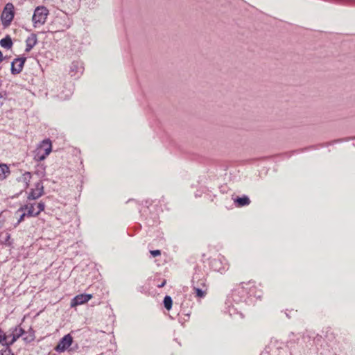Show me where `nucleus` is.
<instances>
[{
  "label": "nucleus",
  "mask_w": 355,
  "mask_h": 355,
  "mask_svg": "<svg viewBox=\"0 0 355 355\" xmlns=\"http://www.w3.org/2000/svg\"><path fill=\"white\" fill-rule=\"evenodd\" d=\"M7 98V94L6 92H0V107L3 105L4 103V101Z\"/></svg>",
  "instance_id": "obj_22"
},
{
  "label": "nucleus",
  "mask_w": 355,
  "mask_h": 355,
  "mask_svg": "<svg viewBox=\"0 0 355 355\" xmlns=\"http://www.w3.org/2000/svg\"><path fill=\"white\" fill-rule=\"evenodd\" d=\"M192 287L208 288L207 279L199 273H195L192 278Z\"/></svg>",
  "instance_id": "obj_7"
},
{
  "label": "nucleus",
  "mask_w": 355,
  "mask_h": 355,
  "mask_svg": "<svg viewBox=\"0 0 355 355\" xmlns=\"http://www.w3.org/2000/svg\"><path fill=\"white\" fill-rule=\"evenodd\" d=\"M195 292L196 296L199 298H203L207 294L208 288H200L198 287H192Z\"/></svg>",
  "instance_id": "obj_17"
},
{
  "label": "nucleus",
  "mask_w": 355,
  "mask_h": 355,
  "mask_svg": "<svg viewBox=\"0 0 355 355\" xmlns=\"http://www.w3.org/2000/svg\"><path fill=\"white\" fill-rule=\"evenodd\" d=\"M70 69V73L71 76H74L78 73L81 74L83 70L81 63L78 62H73L71 63Z\"/></svg>",
  "instance_id": "obj_12"
},
{
  "label": "nucleus",
  "mask_w": 355,
  "mask_h": 355,
  "mask_svg": "<svg viewBox=\"0 0 355 355\" xmlns=\"http://www.w3.org/2000/svg\"><path fill=\"white\" fill-rule=\"evenodd\" d=\"M92 298L91 294H80L73 297L71 302V306L73 307L78 305L83 304L87 302L90 299Z\"/></svg>",
  "instance_id": "obj_8"
},
{
  "label": "nucleus",
  "mask_w": 355,
  "mask_h": 355,
  "mask_svg": "<svg viewBox=\"0 0 355 355\" xmlns=\"http://www.w3.org/2000/svg\"><path fill=\"white\" fill-rule=\"evenodd\" d=\"M163 303H164V307L167 310H170L173 305V300H172L171 297H170L168 295H166L164 298Z\"/></svg>",
  "instance_id": "obj_19"
},
{
  "label": "nucleus",
  "mask_w": 355,
  "mask_h": 355,
  "mask_svg": "<svg viewBox=\"0 0 355 355\" xmlns=\"http://www.w3.org/2000/svg\"><path fill=\"white\" fill-rule=\"evenodd\" d=\"M9 336L6 335L3 331L0 328V344L3 346H9L8 338Z\"/></svg>",
  "instance_id": "obj_18"
},
{
  "label": "nucleus",
  "mask_w": 355,
  "mask_h": 355,
  "mask_svg": "<svg viewBox=\"0 0 355 355\" xmlns=\"http://www.w3.org/2000/svg\"><path fill=\"white\" fill-rule=\"evenodd\" d=\"M23 211H26V214L27 217H34L38 216V212H36L34 205H26L21 207H20L17 211V214L19 212H22Z\"/></svg>",
  "instance_id": "obj_9"
},
{
  "label": "nucleus",
  "mask_w": 355,
  "mask_h": 355,
  "mask_svg": "<svg viewBox=\"0 0 355 355\" xmlns=\"http://www.w3.org/2000/svg\"><path fill=\"white\" fill-rule=\"evenodd\" d=\"M165 284H166V281L164 280L162 283H161V284L158 285V287L162 288L165 285Z\"/></svg>",
  "instance_id": "obj_29"
},
{
  "label": "nucleus",
  "mask_w": 355,
  "mask_h": 355,
  "mask_svg": "<svg viewBox=\"0 0 355 355\" xmlns=\"http://www.w3.org/2000/svg\"><path fill=\"white\" fill-rule=\"evenodd\" d=\"M32 178V175L30 172H25L22 176L18 180L19 182H22L24 184L25 188H28Z\"/></svg>",
  "instance_id": "obj_15"
},
{
  "label": "nucleus",
  "mask_w": 355,
  "mask_h": 355,
  "mask_svg": "<svg viewBox=\"0 0 355 355\" xmlns=\"http://www.w3.org/2000/svg\"><path fill=\"white\" fill-rule=\"evenodd\" d=\"M10 173L9 168L6 164H0V180L5 179Z\"/></svg>",
  "instance_id": "obj_16"
},
{
  "label": "nucleus",
  "mask_w": 355,
  "mask_h": 355,
  "mask_svg": "<svg viewBox=\"0 0 355 355\" xmlns=\"http://www.w3.org/2000/svg\"><path fill=\"white\" fill-rule=\"evenodd\" d=\"M44 207H45V205L44 202H40L37 204V210L36 212H38V215L40 214V213L41 211H42L44 209Z\"/></svg>",
  "instance_id": "obj_24"
},
{
  "label": "nucleus",
  "mask_w": 355,
  "mask_h": 355,
  "mask_svg": "<svg viewBox=\"0 0 355 355\" xmlns=\"http://www.w3.org/2000/svg\"><path fill=\"white\" fill-rule=\"evenodd\" d=\"M73 343V337L70 334L64 336L55 347L54 349L58 353L64 352Z\"/></svg>",
  "instance_id": "obj_4"
},
{
  "label": "nucleus",
  "mask_w": 355,
  "mask_h": 355,
  "mask_svg": "<svg viewBox=\"0 0 355 355\" xmlns=\"http://www.w3.org/2000/svg\"><path fill=\"white\" fill-rule=\"evenodd\" d=\"M150 253L153 257H155L161 254V251L159 250H150Z\"/></svg>",
  "instance_id": "obj_26"
},
{
  "label": "nucleus",
  "mask_w": 355,
  "mask_h": 355,
  "mask_svg": "<svg viewBox=\"0 0 355 355\" xmlns=\"http://www.w3.org/2000/svg\"><path fill=\"white\" fill-rule=\"evenodd\" d=\"M0 355H14V354L12 352L10 346H6V348L0 352Z\"/></svg>",
  "instance_id": "obj_21"
},
{
  "label": "nucleus",
  "mask_w": 355,
  "mask_h": 355,
  "mask_svg": "<svg viewBox=\"0 0 355 355\" xmlns=\"http://www.w3.org/2000/svg\"><path fill=\"white\" fill-rule=\"evenodd\" d=\"M34 188L32 189L28 194L29 200H35L42 196L44 193V186L42 181H39L35 184Z\"/></svg>",
  "instance_id": "obj_6"
},
{
  "label": "nucleus",
  "mask_w": 355,
  "mask_h": 355,
  "mask_svg": "<svg viewBox=\"0 0 355 355\" xmlns=\"http://www.w3.org/2000/svg\"><path fill=\"white\" fill-rule=\"evenodd\" d=\"M20 213H21V214H20L19 218L17 223V225L19 224L21 221H23L24 219V217L26 216V212L24 211H23L22 212H20Z\"/></svg>",
  "instance_id": "obj_25"
},
{
  "label": "nucleus",
  "mask_w": 355,
  "mask_h": 355,
  "mask_svg": "<svg viewBox=\"0 0 355 355\" xmlns=\"http://www.w3.org/2000/svg\"><path fill=\"white\" fill-rule=\"evenodd\" d=\"M51 150L52 144L51 140L49 139H44L34 151L33 158L36 162H41L50 154Z\"/></svg>",
  "instance_id": "obj_1"
},
{
  "label": "nucleus",
  "mask_w": 355,
  "mask_h": 355,
  "mask_svg": "<svg viewBox=\"0 0 355 355\" xmlns=\"http://www.w3.org/2000/svg\"><path fill=\"white\" fill-rule=\"evenodd\" d=\"M49 15V10L44 6H38L35 8L32 21L35 27L37 25L44 24Z\"/></svg>",
  "instance_id": "obj_2"
},
{
  "label": "nucleus",
  "mask_w": 355,
  "mask_h": 355,
  "mask_svg": "<svg viewBox=\"0 0 355 355\" xmlns=\"http://www.w3.org/2000/svg\"><path fill=\"white\" fill-rule=\"evenodd\" d=\"M24 333V330L22 328L19 327H15L12 332L8 335L9 336V338H12L8 343L9 346L12 345L21 336H22Z\"/></svg>",
  "instance_id": "obj_10"
},
{
  "label": "nucleus",
  "mask_w": 355,
  "mask_h": 355,
  "mask_svg": "<svg viewBox=\"0 0 355 355\" xmlns=\"http://www.w3.org/2000/svg\"><path fill=\"white\" fill-rule=\"evenodd\" d=\"M36 173L37 175H44L45 173V166L43 164H38Z\"/></svg>",
  "instance_id": "obj_20"
},
{
  "label": "nucleus",
  "mask_w": 355,
  "mask_h": 355,
  "mask_svg": "<svg viewBox=\"0 0 355 355\" xmlns=\"http://www.w3.org/2000/svg\"><path fill=\"white\" fill-rule=\"evenodd\" d=\"M10 239V235L8 233H6V236H5L4 241H3L5 243V244H6L8 245H11V243L9 242Z\"/></svg>",
  "instance_id": "obj_27"
},
{
  "label": "nucleus",
  "mask_w": 355,
  "mask_h": 355,
  "mask_svg": "<svg viewBox=\"0 0 355 355\" xmlns=\"http://www.w3.org/2000/svg\"><path fill=\"white\" fill-rule=\"evenodd\" d=\"M26 60V57L17 58L11 62V73L17 75L21 72L24 63Z\"/></svg>",
  "instance_id": "obj_5"
},
{
  "label": "nucleus",
  "mask_w": 355,
  "mask_h": 355,
  "mask_svg": "<svg viewBox=\"0 0 355 355\" xmlns=\"http://www.w3.org/2000/svg\"><path fill=\"white\" fill-rule=\"evenodd\" d=\"M37 39L35 33L31 34L26 40V52L31 51L33 48L37 44Z\"/></svg>",
  "instance_id": "obj_11"
},
{
  "label": "nucleus",
  "mask_w": 355,
  "mask_h": 355,
  "mask_svg": "<svg viewBox=\"0 0 355 355\" xmlns=\"http://www.w3.org/2000/svg\"><path fill=\"white\" fill-rule=\"evenodd\" d=\"M12 39L8 35L0 40V45L3 48L9 49L12 46Z\"/></svg>",
  "instance_id": "obj_14"
},
{
  "label": "nucleus",
  "mask_w": 355,
  "mask_h": 355,
  "mask_svg": "<svg viewBox=\"0 0 355 355\" xmlns=\"http://www.w3.org/2000/svg\"><path fill=\"white\" fill-rule=\"evenodd\" d=\"M211 263H212V267H213L214 270H217V271H218L220 272H222L221 269L220 268L216 267V265H218L219 263V261L218 260L214 259Z\"/></svg>",
  "instance_id": "obj_23"
},
{
  "label": "nucleus",
  "mask_w": 355,
  "mask_h": 355,
  "mask_svg": "<svg viewBox=\"0 0 355 355\" xmlns=\"http://www.w3.org/2000/svg\"><path fill=\"white\" fill-rule=\"evenodd\" d=\"M14 9V6L11 3H8L5 6L1 16L2 25L4 27H8L11 24L15 15Z\"/></svg>",
  "instance_id": "obj_3"
},
{
  "label": "nucleus",
  "mask_w": 355,
  "mask_h": 355,
  "mask_svg": "<svg viewBox=\"0 0 355 355\" xmlns=\"http://www.w3.org/2000/svg\"><path fill=\"white\" fill-rule=\"evenodd\" d=\"M240 291H235L233 294H232V298H233V300L235 301V302H239V300H236V297L237 295H239Z\"/></svg>",
  "instance_id": "obj_28"
},
{
  "label": "nucleus",
  "mask_w": 355,
  "mask_h": 355,
  "mask_svg": "<svg viewBox=\"0 0 355 355\" xmlns=\"http://www.w3.org/2000/svg\"><path fill=\"white\" fill-rule=\"evenodd\" d=\"M3 60V54L1 51H0V62Z\"/></svg>",
  "instance_id": "obj_30"
},
{
  "label": "nucleus",
  "mask_w": 355,
  "mask_h": 355,
  "mask_svg": "<svg viewBox=\"0 0 355 355\" xmlns=\"http://www.w3.org/2000/svg\"><path fill=\"white\" fill-rule=\"evenodd\" d=\"M234 202L237 207H244L250 203V200L248 196H243L242 197H237L234 200Z\"/></svg>",
  "instance_id": "obj_13"
}]
</instances>
